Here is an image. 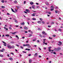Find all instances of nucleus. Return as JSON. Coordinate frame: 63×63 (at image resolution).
<instances>
[{
  "label": "nucleus",
  "instance_id": "nucleus-1",
  "mask_svg": "<svg viewBox=\"0 0 63 63\" xmlns=\"http://www.w3.org/2000/svg\"><path fill=\"white\" fill-rule=\"evenodd\" d=\"M7 47L9 48H12V46H11L9 45H7Z\"/></svg>",
  "mask_w": 63,
  "mask_h": 63
},
{
  "label": "nucleus",
  "instance_id": "nucleus-2",
  "mask_svg": "<svg viewBox=\"0 0 63 63\" xmlns=\"http://www.w3.org/2000/svg\"><path fill=\"white\" fill-rule=\"evenodd\" d=\"M35 5H32V8L33 9H34L35 10Z\"/></svg>",
  "mask_w": 63,
  "mask_h": 63
},
{
  "label": "nucleus",
  "instance_id": "nucleus-3",
  "mask_svg": "<svg viewBox=\"0 0 63 63\" xmlns=\"http://www.w3.org/2000/svg\"><path fill=\"white\" fill-rule=\"evenodd\" d=\"M59 49V48H54V50L55 51H58V50Z\"/></svg>",
  "mask_w": 63,
  "mask_h": 63
},
{
  "label": "nucleus",
  "instance_id": "nucleus-4",
  "mask_svg": "<svg viewBox=\"0 0 63 63\" xmlns=\"http://www.w3.org/2000/svg\"><path fill=\"white\" fill-rule=\"evenodd\" d=\"M59 44H58V45H59V46H61V45H62V42H59Z\"/></svg>",
  "mask_w": 63,
  "mask_h": 63
},
{
  "label": "nucleus",
  "instance_id": "nucleus-5",
  "mask_svg": "<svg viewBox=\"0 0 63 63\" xmlns=\"http://www.w3.org/2000/svg\"><path fill=\"white\" fill-rule=\"evenodd\" d=\"M26 11L27 12V13H30V11L29 10L27 9L26 10Z\"/></svg>",
  "mask_w": 63,
  "mask_h": 63
},
{
  "label": "nucleus",
  "instance_id": "nucleus-6",
  "mask_svg": "<svg viewBox=\"0 0 63 63\" xmlns=\"http://www.w3.org/2000/svg\"><path fill=\"white\" fill-rule=\"evenodd\" d=\"M42 33H43V34L44 35H47V34L46 33H45V31H43V32H42Z\"/></svg>",
  "mask_w": 63,
  "mask_h": 63
},
{
  "label": "nucleus",
  "instance_id": "nucleus-7",
  "mask_svg": "<svg viewBox=\"0 0 63 63\" xmlns=\"http://www.w3.org/2000/svg\"><path fill=\"white\" fill-rule=\"evenodd\" d=\"M34 4V3L32 1H31L30 2V4L31 5H33Z\"/></svg>",
  "mask_w": 63,
  "mask_h": 63
},
{
  "label": "nucleus",
  "instance_id": "nucleus-8",
  "mask_svg": "<svg viewBox=\"0 0 63 63\" xmlns=\"http://www.w3.org/2000/svg\"><path fill=\"white\" fill-rule=\"evenodd\" d=\"M11 33L12 34H13V35H15V34L16 33V32H12Z\"/></svg>",
  "mask_w": 63,
  "mask_h": 63
},
{
  "label": "nucleus",
  "instance_id": "nucleus-9",
  "mask_svg": "<svg viewBox=\"0 0 63 63\" xmlns=\"http://www.w3.org/2000/svg\"><path fill=\"white\" fill-rule=\"evenodd\" d=\"M37 23H38L39 24H41L42 23V22L40 21H38L37 22Z\"/></svg>",
  "mask_w": 63,
  "mask_h": 63
},
{
  "label": "nucleus",
  "instance_id": "nucleus-10",
  "mask_svg": "<svg viewBox=\"0 0 63 63\" xmlns=\"http://www.w3.org/2000/svg\"><path fill=\"white\" fill-rule=\"evenodd\" d=\"M29 37H31V36H32V34H29Z\"/></svg>",
  "mask_w": 63,
  "mask_h": 63
},
{
  "label": "nucleus",
  "instance_id": "nucleus-11",
  "mask_svg": "<svg viewBox=\"0 0 63 63\" xmlns=\"http://www.w3.org/2000/svg\"><path fill=\"white\" fill-rule=\"evenodd\" d=\"M51 9H54V7L53 6H51V7H50Z\"/></svg>",
  "mask_w": 63,
  "mask_h": 63
},
{
  "label": "nucleus",
  "instance_id": "nucleus-12",
  "mask_svg": "<svg viewBox=\"0 0 63 63\" xmlns=\"http://www.w3.org/2000/svg\"><path fill=\"white\" fill-rule=\"evenodd\" d=\"M24 28L26 30H27L28 29V28H27L26 27H25Z\"/></svg>",
  "mask_w": 63,
  "mask_h": 63
},
{
  "label": "nucleus",
  "instance_id": "nucleus-13",
  "mask_svg": "<svg viewBox=\"0 0 63 63\" xmlns=\"http://www.w3.org/2000/svg\"><path fill=\"white\" fill-rule=\"evenodd\" d=\"M29 62L30 63L32 62V60L30 59L29 60Z\"/></svg>",
  "mask_w": 63,
  "mask_h": 63
},
{
  "label": "nucleus",
  "instance_id": "nucleus-14",
  "mask_svg": "<svg viewBox=\"0 0 63 63\" xmlns=\"http://www.w3.org/2000/svg\"><path fill=\"white\" fill-rule=\"evenodd\" d=\"M38 55V53H35L34 55L35 56H37V55Z\"/></svg>",
  "mask_w": 63,
  "mask_h": 63
},
{
  "label": "nucleus",
  "instance_id": "nucleus-15",
  "mask_svg": "<svg viewBox=\"0 0 63 63\" xmlns=\"http://www.w3.org/2000/svg\"><path fill=\"white\" fill-rule=\"evenodd\" d=\"M11 10H12V12H14V13H15V11H14V10H13V9H12V8H11Z\"/></svg>",
  "mask_w": 63,
  "mask_h": 63
},
{
  "label": "nucleus",
  "instance_id": "nucleus-16",
  "mask_svg": "<svg viewBox=\"0 0 63 63\" xmlns=\"http://www.w3.org/2000/svg\"><path fill=\"white\" fill-rule=\"evenodd\" d=\"M35 13H33V14H32V15L33 16H35Z\"/></svg>",
  "mask_w": 63,
  "mask_h": 63
},
{
  "label": "nucleus",
  "instance_id": "nucleus-17",
  "mask_svg": "<svg viewBox=\"0 0 63 63\" xmlns=\"http://www.w3.org/2000/svg\"><path fill=\"white\" fill-rule=\"evenodd\" d=\"M25 24L24 22H23L21 24V25H24Z\"/></svg>",
  "mask_w": 63,
  "mask_h": 63
},
{
  "label": "nucleus",
  "instance_id": "nucleus-18",
  "mask_svg": "<svg viewBox=\"0 0 63 63\" xmlns=\"http://www.w3.org/2000/svg\"><path fill=\"white\" fill-rule=\"evenodd\" d=\"M11 47L12 48H15V46H11Z\"/></svg>",
  "mask_w": 63,
  "mask_h": 63
},
{
  "label": "nucleus",
  "instance_id": "nucleus-19",
  "mask_svg": "<svg viewBox=\"0 0 63 63\" xmlns=\"http://www.w3.org/2000/svg\"><path fill=\"white\" fill-rule=\"evenodd\" d=\"M16 38H17V39H18V40H19V37H18V36H17V35H16Z\"/></svg>",
  "mask_w": 63,
  "mask_h": 63
},
{
  "label": "nucleus",
  "instance_id": "nucleus-20",
  "mask_svg": "<svg viewBox=\"0 0 63 63\" xmlns=\"http://www.w3.org/2000/svg\"><path fill=\"white\" fill-rule=\"evenodd\" d=\"M9 60H13V58H10L9 59Z\"/></svg>",
  "mask_w": 63,
  "mask_h": 63
},
{
  "label": "nucleus",
  "instance_id": "nucleus-21",
  "mask_svg": "<svg viewBox=\"0 0 63 63\" xmlns=\"http://www.w3.org/2000/svg\"><path fill=\"white\" fill-rule=\"evenodd\" d=\"M26 46L27 47H29V46H30V45L28 44H27L26 45Z\"/></svg>",
  "mask_w": 63,
  "mask_h": 63
},
{
  "label": "nucleus",
  "instance_id": "nucleus-22",
  "mask_svg": "<svg viewBox=\"0 0 63 63\" xmlns=\"http://www.w3.org/2000/svg\"><path fill=\"white\" fill-rule=\"evenodd\" d=\"M10 36V35L9 34H6L5 35V36H6V37H9V36Z\"/></svg>",
  "mask_w": 63,
  "mask_h": 63
},
{
  "label": "nucleus",
  "instance_id": "nucleus-23",
  "mask_svg": "<svg viewBox=\"0 0 63 63\" xmlns=\"http://www.w3.org/2000/svg\"><path fill=\"white\" fill-rule=\"evenodd\" d=\"M59 31H60V32H61V31H62V30L60 29H59Z\"/></svg>",
  "mask_w": 63,
  "mask_h": 63
},
{
  "label": "nucleus",
  "instance_id": "nucleus-24",
  "mask_svg": "<svg viewBox=\"0 0 63 63\" xmlns=\"http://www.w3.org/2000/svg\"><path fill=\"white\" fill-rule=\"evenodd\" d=\"M46 3L47 5L48 6V2H46Z\"/></svg>",
  "mask_w": 63,
  "mask_h": 63
},
{
  "label": "nucleus",
  "instance_id": "nucleus-25",
  "mask_svg": "<svg viewBox=\"0 0 63 63\" xmlns=\"http://www.w3.org/2000/svg\"><path fill=\"white\" fill-rule=\"evenodd\" d=\"M32 19L33 20H36V19L35 18H32Z\"/></svg>",
  "mask_w": 63,
  "mask_h": 63
},
{
  "label": "nucleus",
  "instance_id": "nucleus-26",
  "mask_svg": "<svg viewBox=\"0 0 63 63\" xmlns=\"http://www.w3.org/2000/svg\"><path fill=\"white\" fill-rule=\"evenodd\" d=\"M1 7L2 8H3V9H4V8H5V7L4 6H2Z\"/></svg>",
  "mask_w": 63,
  "mask_h": 63
},
{
  "label": "nucleus",
  "instance_id": "nucleus-27",
  "mask_svg": "<svg viewBox=\"0 0 63 63\" xmlns=\"http://www.w3.org/2000/svg\"><path fill=\"white\" fill-rule=\"evenodd\" d=\"M14 3H17V1L16 0L15 1Z\"/></svg>",
  "mask_w": 63,
  "mask_h": 63
},
{
  "label": "nucleus",
  "instance_id": "nucleus-28",
  "mask_svg": "<svg viewBox=\"0 0 63 63\" xmlns=\"http://www.w3.org/2000/svg\"><path fill=\"white\" fill-rule=\"evenodd\" d=\"M36 8L37 9H39V6H37L36 7Z\"/></svg>",
  "mask_w": 63,
  "mask_h": 63
},
{
  "label": "nucleus",
  "instance_id": "nucleus-29",
  "mask_svg": "<svg viewBox=\"0 0 63 63\" xmlns=\"http://www.w3.org/2000/svg\"><path fill=\"white\" fill-rule=\"evenodd\" d=\"M0 57H3V55H0Z\"/></svg>",
  "mask_w": 63,
  "mask_h": 63
},
{
  "label": "nucleus",
  "instance_id": "nucleus-30",
  "mask_svg": "<svg viewBox=\"0 0 63 63\" xmlns=\"http://www.w3.org/2000/svg\"><path fill=\"white\" fill-rule=\"evenodd\" d=\"M1 2L2 3H4V0H2L1 1Z\"/></svg>",
  "mask_w": 63,
  "mask_h": 63
},
{
  "label": "nucleus",
  "instance_id": "nucleus-31",
  "mask_svg": "<svg viewBox=\"0 0 63 63\" xmlns=\"http://www.w3.org/2000/svg\"><path fill=\"white\" fill-rule=\"evenodd\" d=\"M40 20L41 21H42V20H43V19L41 18H40Z\"/></svg>",
  "mask_w": 63,
  "mask_h": 63
},
{
  "label": "nucleus",
  "instance_id": "nucleus-32",
  "mask_svg": "<svg viewBox=\"0 0 63 63\" xmlns=\"http://www.w3.org/2000/svg\"><path fill=\"white\" fill-rule=\"evenodd\" d=\"M39 36H40V37H41V38H42V37H43V36H42V35H41V34H40V35H39Z\"/></svg>",
  "mask_w": 63,
  "mask_h": 63
},
{
  "label": "nucleus",
  "instance_id": "nucleus-33",
  "mask_svg": "<svg viewBox=\"0 0 63 63\" xmlns=\"http://www.w3.org/2000/svg\"><path fill=\"white\" fill-rule=\"evenodd\" d=\"M15 21L16 23H18V22H17V21L16 20H15Z\"/></svg>",
  "mask_w": 63,
  "mask_h": 63
},
{
  "label": "nucleus",
  "instance_id": "nucleus-34",
  "mask_svg": "<svg viewBox=\"0 0 63 63\" xmlns=\"http://www.w3.org/2000/svg\"><path fill=\"white\" fill-rule=\"evenodd\" d=\"M55 13H58V11H57L56 10L55 11Z\"/></svg>",
  "mask_w": 63,
  "mask_h": 63
},
{
  "label": "nucleus",
  "instance_id": "nucleus-35",
  "mask_svg": "<svg viewBox=\"0 0 63 63\" xmlns=\"http://www.w3.org/2000/svg\"><path fill=\"white\" fill-rule=\"evenodd\" d=\"M23 47H25L26 46V45H25V44H24L23 45Z\"/></svg>",
  "mask_w": 63,
  "mask_h": 63
},
{
  "label": "nucleus",
  "instance_id": "nucleus-36",
  "mask_svg": "<svg viewBox=\"0 0 63 63\" xmlns=\"http://www.w3.org/2000/svg\"><path fill=\"white\" fill-rule=\"evenodd\" d=\"M11 44H14L15 42H11Z\"/></svg>",
  "mask_w": 63,
  "mask_h": 63
},
{
  "label": "nucleus",
  "instance_id": "nucleus-37",
  "mask_svg": "<svg viewBox=\"0 0 63 63\" xmlns=\"http://www.w3.org/2000/svg\"><path fill=\"white\" fill-rule=\"evenodd\" d=\"M2 42L3 43V44H6V43H5V42L4 41H2Z\"/></svg>",
  "mask_w": 63,
  "mask_h": 63
},
{
  "label": "nucleus",
  "instance_id": "nucleus-38",
  "mask_svg": "<svg viewBox=\"0 0 63 63\" xmlns=\"http://www.w3.org/2000/svg\"><path fill=\"white\" fill-rule=\"evenodd\" d=\"M51 42L52 43H54V41H51Z\"/></svg>",
  "mask_w": 63,
  "mask_h": 63
},
{
  "label": "nucleus",
  "instance_id": "nucleus-39",
  "mask_svg": "<svg viewBox=\"0 0 63 63\" xmlns=\"http://www.w3.org/2000/svg\"><path fill=\"white\" fill-rule=\"evenodd\" d=\"M51 26H49H49H48V27H49V28H50V27H51Z\"/></svg>",
  "mask_w": 63,
  "mask_h": 63
},
{
  "label": "nucleus",
  "instance_id": "nucleus-40",
  "mask_svg": "<svg viewBox=\"0 0 63 63\" xmlns=\"http://www.w3.org/2000/svg\"><path fill=\"white\" fill-rule=\"evenodd\" d=\"M20 47H21V48H22V49L23 48V47L22 46H20Z\"/></svg>",
  "mask_w": 63,
  "mask_h": 63
},
{
  "label": "nucleus",
  "instance_id": "nucleus-41",
  "mask_svg": "<svg viewBox=\"0 0 63 63\" xmlns=\"http://www.w3.org/2000/svg\"><path fill=\"white\" fill-rule=\"evenodd\" d=\"M11 54H12L13 55H14V53H12L11 52L10 53Z\"/></svg>",
  "mask_w": 63,
  "mask_h": 63
},
{
  "label": "nucleus",
  "instance_id": "nucleus-42",
  "mask_svg": "<svg viewBox=\"0 0 63 63\" xmlns=\"http://www.w3.org/2000/svg\"><path fill=\"white\" fill-rule=\"evenodd\" d=\"M48 13L49 14V15H50L51 14V13H50V12H49Z\"/></svg>",
  "mask_w": 63,
  "mask_h": 63
},
{
  "label": "nucleus",
  "instance_id": "nucleus-43",
  "mask_svg": "<svg viewBox=\"0 0 63 63\" xmlns=\"http://www.w3.org/2000/svg\"><path fill=\"white\" fill-rule=\"evenodd\" d=\"M23 53H26V52H24V51H23Z\"/></svg>",
  "mask_w": 63,
  "mask_h": 63
},
{
  "label": "nucleus",
  "instance_id": "nucleus-44",
  "mask_svg": "<svg viewBox=\"0 0 63 63\" xmlns=\"http://www.w3.org/2000/svg\"><path fill=\"white\" fill-rule=\"evenodd\" d=\"M51 48V47H48V48L49 49H50V48Z\"/></svg>",
  "mask_w": 63,
  "mask_h": 63
},
{
  "label": "nucleus",
  "instance_id": "nucleus-45",
  "mask_svg": "<svg viewBox=\"0 0 63 63\" xmlns=\"http://www.w3.org/2000/svg\"><path fill=\"white\" fill-rule=\"evenodd\" d=\"M3 45H4V46H7V45H6V44H3Z\"/></svg>",
  "mask_w": 63,
  "mask_h": 63
},
{
  "label": "nucleus",
  "instance_id": "nucleus-46",
  "mask_svg": "<svg viewBox=\"0 0 63 63\" xmlns=\"http://www.w3.org/2000/svg\"><path fill=\"white\" fill-rule=\"evenodd\" d=\"M42 22L43 24H44L45 23V22L44 21H42Z\"/></svg>",
  "mask_w": 63,
  "mask_h": 63
},
{
  "label": "nucleus",
  "instance_id": "nucleus-47",
  "mask_svg": "<svg viewBox=\"0 0 63 63\" xmlns=\"http://www.w3.org/2000/svg\"><path fill=\"white\" fill-rule=\"evenodd\" d=\"M24 4H25V3H26V1H24Z\"/></svg>",
  "mask_w": 63,
  "mask_h": 63
},
{
  "label": "nucleus",
  "instance_id": "nucleus-48",
  "mask_svg": "<svg viewBox=\"0 0 63 63\" xmlns=\"http://www.w3.org/2000/svg\"><path fill=\"white\" fill-rule=\"evenodd\" d=\"M9 29H10V30L12 29V28H11V27H9Z\"/></svg>",
  "mask_w": 63,
  "mask_h": 63
},
{
  "label": "nucleus",
  "instance_id": "nucleus-49",
  "mask_svg": "<svg viewBox=\"0 0 63 63\" xmlns=\"http://www.w3.org/2000/svg\"><path fill=\"white\" fill-rule=\"evenodd\" d=\"M53 9H54L51 8V11H53Z\"/></svg>",
  "mask_w": 63,
  "mask_h": 63
},
{
  "label": "nucleus",
  "instance_id": "nucleus-50",
  "mask_svg": "<svg viewBox=\"0 0 63 63\" xmlns=\"http://www.w3.org/2000/svg\"><path fill=\"white\" fill-rule=\"evenodd\" d=\"M29 56H31V54H29L28 55Z\"/></svg>",
  "mask_w": 63,
  "mask_h": 63
},
{
  "label": "nucleus",
  "instance_id": "nucleus-51",
  "mask_svg": "<svg viewBox=\"0 0 63 63\" xmlns=\"http://www.w3.org/2000/svg\"><path fill=\"white\" fill-rule=\"evenodd\" d=\"M24 13H25V14H27V12H26L24 11Z\"/></svg>",
  "mask_w": 63,
  "mask_h": 63
},
{
  "label": "nucleus",
  "instance_id": "nucleus-52",
  "mask_svg": "<svg viewBox=\"0 0 63 63\" xmlns=\"http://www.w3.org/2000/svg\"><path fill=\"white\" fill-rule=\"evenodd\" d=\"M0 51L1 52H4L3 50H0Z\"/></svg>",
  "mask_w": 63,
  "mask_h": 63
},
{
  "label": "nucleus",
  "instance_id": "nucleus-53",
  "mask_svg": "<svg viewBox=\"0 0 63 63\" xmlns=\"http://www.w3.org/2000/svg\"><path fill=\"white\" fill-rule=\"evenodd\" d=\"M36 41V39H34L32 40V41Z\"/></svg>",
  "mask_w": 63,
  "mask_h": 63
},
{
  "label": "nucleus",
  "instance_id": "nucleus-54",
  "mask_svg": "<svg viewBox=\"0 0 63 63\" xmlns=\"http://www.w3.org/2000/svg\"><path fill=\"white\" fill-rule=\"evenodd\" d=\"M43 44H45V40H44L43 41Z\"/></svg>",
  "mask_w": 63,
  "mask_h": 63
},
{
  "label": "nucleus",
  "instance_id": "nucleus-55",
  "mask_svg": "<svg viewBox=\"0 0 63 63\" xmlns=\"http://www.w3.org/2000/svg\"><path fill=\"white\" fill-rule=\"evenodd\" d=\"M16 7L17 8V9H19V7L18 6H17Z\"/></svg>",
  "mask_w": 63,
  "mask_h": 63
},
{
  "label": "nucleus",
  "instance_id": "nucleus-56",
  "mask_svg": "<svg viewBox=\"0 0 63 63\" xmlns=\"http://www.w3.org/2000/svg\"><path fill=\"white\" fill-rule=\"evenodd\" d=\"M39 58H41V56H40V55H39Z\"/></svg>",
  "mask_w": 63,
  "mask_h": 63
},
{
  "label": "nucleus",
  "instance_id": "nucleus-57",
  "mask_svg": "<svg viewBox=\"0 0 63 63\" xmlns=\"http://www.w3.org/2000/svg\"><path fill=\"white\" fill-rule=\"evenodd\" d=\"M48 50L49 51H50V52L51 51V50H50V49H49Z\"/></svg>",
  "mask_w": 63,
  "mask_h": 63
},
{
  "label": "nucleus",
  "instance_id": "nucleus-58",
  "mask_svg": "<svg viewBox=\"0 0 63 63\" xmlns=\"http://www.w3.org/2000/svg\"><path fill=\"white\" fill-rule=\"evenodd\" d=\"M53 37H55L56 36V35H53Z\"/></svg>",
  "mask_w": 63,
  "mask_h": 63
},
{
  "label": "nucleus",
  "instance_id": "nucleus-59",
  "mask_svg": "<svg viewBox=\"0 0 63 63\" xmlns=\"http://www.w3.org/2000/svg\"><path fill=\"white\" fill-rule=\"evenodd\" d=\"M2 50H5V49H4V48H2Z\"/></svg>",
  "mask_w": 63,
  "mask_h": 63
},
{
  "label": "nucleus",
  "instance_id": "nucleus-60",
  "mask_svg": "<svg viewBox=\"0 0 63 63\" xmlns=\"http://www.w3.org/2000/svg\"><path fill=\"white\" fill-rule=\"evenodd\" d=\"M22 39H24L25 38V37H22Z\"/></svg>",
  "mask_w": 63,
  "mask_h": 63
},
{
  "label": "nucleus",
  "instance_id": "nucleus-61",
  "mask_svg": "<svg viewBox=\"0 0 63 63\" xmlns=\"http://www.w3.org/2000/svg\"><path fill=\"white\" fill-rule=\"evenodd\" d=\"M53 54H56V53H55V52H54Z\"/></svg>",
  "mask_w": 63,
  "mask_h": 63
},
{
  "label": "nucleus",
  "instance_id": "nucleus-62",
  "mask_svg": "<svg viewBox=\"0 0 63 63\" xmlns=\"http://www.w3.org/2000/svg\"><path fill=\"white\" fill-rule=\"evenodd\" d=\"M36 5H39V3H36Z\"/></svg>",
  "mask_w": 63,
  "mask_h": 63
},
{
  "label": "nucleus",
  "instance_id": "nucleus-63",
  "mask_svg": "<svg viewBox=\"0 0 63 63\" xmlns=\"http://www.w3.org/2000/svg\"><path fill=\"white\" fill-rule=\"evenodd\" d=\"M44 44H45V45H47V43H45Z\"/></svg>",
  "mask_w": 63,
  "mask_h": 63
},
{
  "label": "nucleus",
  "instance_id": "nucleus-64",
  "mask_svg": "<svg viewBox=\"0 0 63 63\" xmlns=\"http://www.w3.org/2000/svg\"><path fill=\"white\" fill-rule=\"evenodd\" d=\"M28 20H30V18H28Z\"/></svg>",
  "mask_w": 63,
  "mask_h": 63
}]
</instances>
